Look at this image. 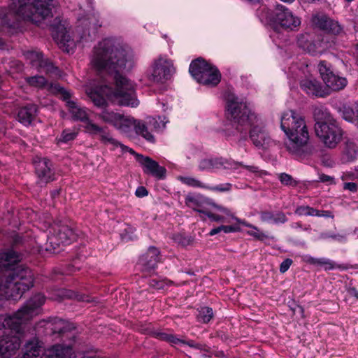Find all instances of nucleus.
Listing matches in <instances>:
<instances>
[{
    "label": "nucleus",
    "instance_id": "obj_1",
    "mask_svg": "<svg viewBox=\"0 0 358 358\" xmlns=\"http://www.w3.org/2000/svg\"><path fill=\"white\" fill-rule=\"evenodd\" d=\"M90 64L101 77L100 80L90 81L85 86V92L94 105L103 108L97 117L125 134L134 122L131 116L106 107L107 100L120 106H138L134 84L122 74L134 67V52L120 38L106 37L94 46Z\"/></svg>",
    "mask_w": 358,
    "mask_h": 358
},
{
    "label": "nucleus",
    "instance_id": "obj_2",
    "mask_svg": "<svg viewBox=\"0 0 358 358\" xmlns=\"http://www.w3.org/2000/svg\"><path fill=\"white\" fill-rule=\"evenodd\" d=\"M20 255L13 250L0 254V295L21 297L34 285L32 271L18 265Z\"/></svg>",
    "mask_w": 358,
    "mask_h": 358
},
{
    "label": "nucleus",
    "instance_id": "obj_3",
    "mask_svg": "<svg viewBox=\"0 0 358 358\" xmlns=\"http://www.w3.org/2000/svg\"><path fill=\"white\" fill-rule=\"evenodd\" d=\"M227 112L228 117L237 124V129L240 131L251 127L250 138L257 148L266 149L271 145L272 141L263 121L246 101L234 96L229 97Z\"/></svg>",
    "mask_w": 358,
    "mask_h": 358
},
{
    "label": "nucleus",
    "instance_id": "obj_4",
    "mask_svg": "<svg viewBox=\"0 0 358 358\" xmlns=\"http://www.w3.org/2000/svg\"><path fill=\"white\" fill-rule=\"evenodd\" d=\"M102 24L99 16L88 14L78 19L76 31L72 38L69 34V24L66 20L56 18L52 25V36L59 48L67 53L72 52L78 42H90L97 34Z\"/></svg>",
    "mask_w": 358,
    "mask_h": 358
},
{
    "label": "nucleus",
    "instance_id": "obj_5",
    "mask_svg": "<svg viewBox=\"0 0 358 358\" xmlns=\"http://www.w3.org/2000/svg\"><path fill=\"white\" fill-rule=\"evenodd\" d=\"M280 129L286 138L284 145L292 155L301 156L310 139L309 130L305 117L294 110L282 112L280 116Z\"/></svg>",
    "mask_w": 358,
    "mask_h": 358
},
{
    "label": "nucleus",
    "instance_id": "obj_6",
    "mask_svg": "<svg viewBox=\"0 0 358 358\" xmlns=\"http://www.w3.org/2000/svg\"><path fill=\"white\" fill-rule=\"evenodd\" d=\"M59 6L57 0H13L10 10L17 22L8 24L13 32L23 31L24 27L20 20L38 24L45 19L52 17Z\"/></svg>",
    "mask_w": 358,
    "mask_h": 358
},
{
    "label": "nucleus",
    "instance_id": "obj_7",
    "mask_svg": "<svg viewBox=\"0 0 358 358\" xmlns=\"http://www.w3.org/2000/svg\"><path fill=\"white\" fill-rule=\"evenodd\" d=\"M45 300L43 295L37 294L13 314L0 315L1 339L10 340L13 337H17L20 346L23 337V324L39 313V309Z\"/></svg>",
    "mask_w": 358,
    "mask_h": 358
},
{
    "label": "nucleus",
    "instance_id": "obj_8",
    "mask_svg": "<svg viewBox=\"0 0 358 358\" xmlns=\"http://www.w3.org/2000/svg\"><path fill=\"white\" fill-rule=\"evenodd\" d=\"M186 205L199 213L203 222H227L229 224H245L230 211L214 203L208 198L200 194H189L185 197Z\"/></svg>",
    "mask_w": 358,
    "mask_h": 358
},
{
    "label": "nucleus",
    "instance_id": "obj_9",
    "mask_svg": "<svg viewBox=\"0 0 358 358\" xmlns=\"http://www.w3.org/2000/svg\"><path fill=\"white\" fill-rule=\"evenodd\" d=\"M63 99L66 101V105L73 120L80 121L85 124V129L86 131L92 135H99L102 141L110 143L114 145H120L123 149L126 148L131 153H134L132 149L123 147L119 142L115 141L110 134L106 131V128L99 126L89 119V115L86 108L80 106L76 101L70 99L71 94L69 92L62 90L61 92Z\"/></svg>",
    "mask_w": 358,
    "mask_h": 358
},
{
    "label": "nucleus",
    "instance_id": "obj_10",
    "mask_svg": "<svg viewBox=\"0 0 358 358\" xmlns=\"http://www.w3.org/2000/svg\"><path fill=\"white\" fill-rule=\"evenodd\" d=\"M313 115L316 136L327 148H335L342 138L343 130L323 108H315Z\"/></svg>",
    "mask_w": 358,
    "mask_h": 358
},
{
    "label": "nucleus",
    "instance_id": "obj_11",
    "mask_svg": "<svg viewBox=\"0 0 358 358\" xmlns=\"http://www.w3.org/2000/svg\"><path fill=\"white\" fill-rule=\"evenodd\" d=\"M312 69L306 62L293 64L289 68L288 77L299 80L301 88L308 94L323 97L327 93L320 82L311 75Z\"/></svg>",
    "mask_w": 358,
    "mask_h": 358
},
{
    "label": "nucleus",
    "instance_id": "obj_12",
    "mask_svg": "<svg viewBox=\"0 0 358 358\" xmlns=\"http://www.w3.org/2000/svg\"><path fill=\"white\" fill-rule=\"evenodd\" d=\"M131 120L134 122L131 124V125L129 126L128 131L125 132V135L130 136L134 131L136 134L151 143H155L154 133L162 131L166 127V124L169 122L166 117H163V119H162L160 116H158L157 118L149 117L145 120H136L131 117Z\"/></svg>",
    "mask_w": 358,
    "mask_h": 358
},
{
    "label": "nucleus",
    "instance_id": "obj_13",
    "mask_svg": "<svg viewBox=\"0 0 358 358\" xmlns=\"http://www.w3.org/2000/svg\"><path fill=\"white\" fill-rule=\"evenodd\" d=\"M198 168L201 171L214 172L220 169H229L233 171L239 169H245L248 172L254 173L255 176H263L266 172L261 170L256 166H247L243 164L236 162L233 159L225 158H204L199 162Z\"/></svg>",
    "mask_w": 358,
    "mask_h": 358
},
{
    "label": "nucleus",
    "instance_id": "obj_14",
    "mask_svg": "<svg viewBox=\"0 0 358 358\" xmlns=\"http://www.w3.org/2000/svg\"><path fill=\"white\" fill-rule=\"evenodd\" d=\"M189 71L198 83L207 86H215L220 81L221 75L218 69L203 59H197L192 61Z\"/></svg>",
    "mask_w": 358,
    "mask_h": 358
},
{
    "label": "nucleus",
    "instance_id": "obj_15",
    "mask_svg": "<svg viewBox=\"0 0 358 358\" xmlns=\"http://www.w3.org/2000/svg\"><path fill=\"white\" fill-rule=\"evenodd\" d=\"M301 19L294 15L289 8L283 5L278 4L275 9L274 24L276 27L273 29L271 36L274 37L279 27L287 31H296L301 25Z\"/></svg>",
    "mask_w": 358,
    "mask_h": 358
},
{
    "label": "nucleus",
    "instance_id": "obj_16",
    "mask_svg": "<svg viewBox=\"0 0 358 358\" xmlns=\"http://www.w3.org/2000/svg\"><path fill=\"white\" fill-rule=\"evenodd\" d=\"M175 73L172 60L166 55H159L153 60L149 79L155 83H164L171 78Z\"/></svg>",
    "mask_w": 358,
    "mask_h": 358
},
{
    "label": "nucleus",
    "instance_id": "obj_17",
    "mask_svg": "<svg viewBox=\"0 0 358 358\" xmlns=\"http://www.w3.org/2000/svg\"><path fill=\"white\" fill-rule=\"evenodd\" d=\"M317 68L322 79L329 89L338 91L347 85V79L345 77L336 75L331 69V64L326 61L320 62Z\"/></svg>",
    "mask_w": 358,
    "mask_h": 358
},
{
    "label": "nucleus",
    "instance_id": "obj_18",
    "mask_svg": "<svg viewBox=\"0 0 358 358\" xmlns=\"http://www.w3.org/2000/svg\"><path fill=\"white\" fill-rule=\"evenodd\" d=\"M25 59L30 63L32 67L41 72L54 73L57 69L49 61L43 58L41 52L36 50H29L24 52Z\"/></svg>",
    "mask_w": 358,
    "mask_h": 358
},
{
    "label": "nucleus",
    "instance_id": "obj_19",
    "mask_svg": "<svg viewBox=\"0 0 358 358\" xmlns=\"http://www.w3.org/2000/svg\"><path fill=\"white\" fill-rule=\"evenodd\" d=\"M38 324L41 327H45L47 329H50L54 334H59L61 335L62 339L73 336L71 330L74 329V327L73 324L64 320L51 318L48 320H43L40 322Z\"/></svg>",
    "mask_w": 358,
    "mask_h": 358
},
{
    "label": "nucleus",
    "instance_id": "obj_20",
    "mask_svg": "<svg viewBox=\"0 0 358 358\" xmlns=\"http://www.w3.org/2000/svg\"><path fill=\"white\" fill-rule=\"evenodd\" d=\"M311 22L318 29L334 35H338L343 31V27L338 22L329 18L323 13L313 15Z\"/></svg>",
    "mask_w": 358,
    "mask_h": 358
},
{
    "label": "nucleus",
    "instance_id": "obj_21",
    "mask_svg": "<svg viewBox=\"0 0 358 358\" xmlns=\"http://www.w3.org/2000/svg\"><path fill=\"white\" fill-rule=\"evenodd\" d=\"M136 161L143 167V172L157 178H163L166 174V169L149 157H144L141 155H136Z\"/></svg>",
    "mask_w": 358,
    "mask_h": 358
},
{
    "label": "nucleus",
    "instance_id": "obj_22",
    "mask_svg": "<svg viewBox=\"0 0 358 358\" xmlns=\"http://www.w3.org/2000/svg\"><path fill=\"white\" fill-rule=\"evenodd\" d=\"M58 232L49 238L50 243L53 245H69L77 239V234L69 225H59Z\"/></svg>",
    "mask_w": 358,
    "mask_h": 358
},
{
    "label": "nucleus",
    "instance_id": "obj_23",
    "mask_svg": "<svg viewBox=\"0 0 358 358\" xmlns=\"http://www.w3.org/2000/svg\"><path fill=\"white\" fill-rule=\"evenodd\" d=\"M159 260V250L154 246H151L148 248V251L139 258L138 264L141 266L143 270L150 271L156 268Z\"/></svg>",
    "mask_w": 358,
    "mask_h": 358
},
{
    "label": "nucleus",
    "instance_id": "obj_24",
    "mask_svg": "<svg viewBox=\"0 0 358 358\" xmlns=\"http://www.w3.org/2000/svg\"><path fill=\"white\" fill-rule=\"evenodd\" d=\"M36 172L38 176L45 182L53 180V172L51 166L52 164L50 160L45 158L37 157L34 160Z\"/></svg>",
    "mask_w": 358,
    "mask_h": 358
},
{
    "label": "nucleus",
    "instance_id": "obj_25",
    "mask_svg": "<svg viewBox=\"0 0 358 358\" xmlns=\"http://www.w3.org/2000/svg\"><path fill=\"white\" fill-rule=\"evenodd\" d=\"M20 349V341L17 337L10 340H0V358H10Z\"/></svg>",
    "mask_w": 358,
    "mask_h": 358
},
{
    "label": "nucleus",
    "instance_id": "obj_26",
    "mask_svg": "<svg viewBox=\"0 0 358 358\" xmlns=\"http://www.w3.org/2000/svg\"><path fill=\"white\" fill-rule=\"evenodd\" d=\"M358 157V145L355 141L346 138L342 150L341 160L342 163L354 162Z\"/></svg>",
    "mask_w": 358,
    "mask_h": 358
},
{
    "label": "nucleus",
    "instance_id": "obj_27",
    "mask_svg": "<svg viewBox=\"0 0 358 358\" xmlns=\"http://www.w3.org/2000/svg\"><path fill=\"white\" fill-rule=\"evenodd\" d=\"M27 83L34 87L36 88H45L47 87L50 91H60L62 92L63 88H61L59 85L56 84L49 83L46 79L41 76H35L32 77L26 78Z\"/></svg>",
    "mask_w": 358,
    "mask_h": 358
},
{
    "label": "nucleus",
    "instance_id": "obj_28",
    "mask_svg": "<svg viewBox=\"0 0 358 358\" xmlns=\"http://www.w3.org/2000/svg\"><path fill=\"white\" fill-rule=\"evenodd\" d=\"M42 345L38 338H34L27 341L24 348L22 358H41Z\"/></svg>",
    "mask_w": 358,
    "mask_h": 358
},
{
    "label": "nucleus",
    "instance_id": "obj_29",
    "mask_svg": "<svg viewBox=\"0 0 358 358\" xmlns=\"http://www.w3.org/2000/svg\"><path fill=\"white\" fill-rule=\"evenodd\" d=\"M37 107L34 104H29L20 108L18 112V120L25 126L29 125L36 115Z\"/></svg>",
    "mask_w": 358,
    "mask_h": 358
},
{
    "label": "nucleus",
    "instance_id": "obj_30",
    "mask_svg": "<svg viewBox=\"0 0 358 358\" xmlns=\"http://www.w3.org/2000/svg\"><path fill=\"white\" fill-rule=\"evenodd\" d=\"M303 260L310 264L322 268L325 271L333 270L335 268V264L327 258H315L309 255H304Z\"/></svg>",
    "mask_w": 358,
    "mask_h": 358
},
{
    "label": "nucleus",
    "instance_id": "obj_31",
    "mask_svg": "<svg viewBox=\"0 0 358 358\" xmlns=\"http://www.w3.org/2000/svg\"><path fill=\"white\" fill-rule=\"evenodd\" d=\"M296 213L300 215L316 216L333 218L331 212L328 210H319L309 206H300L296 209Z\"/></svg>",
    "mask_w": 358,
    "mask_h": 358
},
{
    "label": "nucleus",
    "instance_id": "obj_32",
    "mask_svg": "<svg viewBox=\"0 0 358 358\" xmlns=\"http://www.w3.org/2000/svg\"><path fill=\"white\" fill-rule=\"evenodd\" d=\"M257 15L265 24L274 23L275 12L273 13L265 5H262L257 10Z\"/></svg>",
    "mask_w": 358,
    "mask_h": 358
},
{
    "label": "nucleus",
    "instance_id": "obj_33",
    "mask_svg": "<svg viewBox=\"0 0 358 358\" xmlns=\"http://www.w3.org/2000/svg\"><path fill=\"white\" fill-rule=\"evenodd\" d=\"M261 220L264 222L280 224L286 222V217L282 213L273 214L270 212H264L261 214Z\"/></svg>",
    "mask_w": 358,
    "mask_h": 358
},
{
    "label": "nucleus",
    "instance_id": "obj_34",
    "mask_svg": "<svg viewBox=\"0 0 358 358\" xmlns=\"http://www.w3.org/2000/svg\"><path fill=\"white\" fill-rule=\"evenodd\" d=\"M156 338L169 343L173 346L182 345L185 343V341L181 339L176 336L167 333V332H157L155 333Z\"/></svg>",
    "mask_w": 358,
    "mask_h": 358
},
{
    "label": "nucleus",
    "instance_id": "obj_35",
    "mask_svg": "<svg viewBox=\"0 0 358 358\" xmlns=\"http://www.w3.org/2000/svg\"><path fill=\"white\" fill-rule=\"evenodd\" d=\"M178 180L182 184L189 187H198L201 189L208 188L207 185L204 184L197 178L192 176H178Z\"/></svg>",
    "mask_w": 358,
    "mask_h": 358
},
{
    "label": "nucleus",
    "instance_id": "obj_36",
    "mask_svg": "<svg viewBox=\"0 0 358 358\" xmlns=\"http://www.w3.org/2000/svg\"><path fill=\"white\" fill-rule=\"evenodd\" d=\"M342 115L344 120L348 122L358 124V108L354 110L350 107H344L342 111Z\"/></svg>",
    "mask_w": 358,
    "mask_h": 358
},
{
    "label": "nucleus",
    "instance_id": "obj_37",
    "mask_svg": "<svg viewBox=\"0 0 358 358\" xmlns=\"http://www.w3.org/2000/svg\"><path fill=\"white\" fill-rule=\"evenodd\" d=\"M322 45V43L319 41H315L310 40L304 50L312 55H317L321 54L323 51L324 48Z\"/></svg>",
    "mask_w": 358,
    "mask_h": 358
},
{
    "label": "nucleus",
    "instance_id": "obj_38",
    "mask_svg": "<svg viewBox=\"0 0 358 358\" xmlns=\"http://www.w3.org/2000/svg\"><path fill=\"white\" fill-rule=\"evenodd\" d=\"M240 230V225H220L210 231L209 235L213 236L221 231L224 233H231Z\"/></svg>",
    "mask_w": 358,
    "mask_h": 358
},
{
    "label": "nucleus",
    "instance_id": "obj_39",
    "mask_svg": "<svg viewBox=\"0 0 358 358\" xmlns=\"http://www.w3.org/2000/svg\"><path fill=\"white\" fill-rule=\"evenodd\" d=\"M213 315V312L211 308L202 307L199 311L198 319L203 323H207L212 319Z\"/></svg>",
    "mask_w": 358,
    "mask_h": 358
},
{
    "label": "nucleus",
    "instance_id": "obj_40",
    "mask_svg": "<svg viewBox=\"0 0 358 358\" xmlns=\"http://www.w3.org/2000/svg\"><path fill=\"white\" fill-rule=\"evenodd\" d=\"M248 234L262 241L273 239V236L261 231L259 229L255 227H250V229L248 231Z\"/></svg>",
    "mask_w": 358,
    "mask_h": 358
},
{
    "label": "nucleus",
    "instance_id": "obj_41",
    "mask_svg": "<svg viewBox=\"0 0 358 358\" xmlns=\"http://www.w3.org/2000/svg\"><path fill=\"white\" fill-rule=\"evenodd\" d=\"M121 239L124 241H133L137 238L135 234V228L132 225H128L124 231L120 234Z\"/></svg>",
    "mask_w": 358,
    "mask_h": 358
},
{
    "label": "nucleus",
    "instance_id": "obj_42",
    "mask_svg": "<svg viewBox=\"0 0 358 358\" xmlns=\"http://www.w3.org/2000/svg\"><path fill=\"white\" fill-rule=\"evenodd\" d=\"M77 134L78 131H76L75 129H64L61 134V137L59 138V141L68 143L69 141L73 140L77 136Z\"/></svg>",
    "mask_w": 358,
    "mask_h": 358
},
{
    "label": "nucleus",
    "instance_id": "obj_43",
    "mask_svg": "<svg viewBox=\"0 0 358 358\" xmlns=\"http://www.w3.org/2000/svg\"><path fill=\"white\" fill-rule=\"evenodd\" d=\"M278 179L284 185L294 187L298 184L297 181L295 180L292 176L285 173H280L278 175Z\"/></svg>",
    "mask_w": 358,
    "mask_h": 358
},
{
    "label": "nucleus",
    "instance_id": "obj_44",
    "mask_svg": "<svg viewBox=\"0 0 358 358\" xmlns=\"http://www.w3.org/2000/svg\"><path fill=\"white\" fill-rule=\"evenodd\" d=\"M171 281H169L166 279L158 280L157 279H152L150 281V285L155 288L157 289H164L166 287L169 286L171 284Z\"/></svg>",
    "mask_w": 358,
    "mask_h": 358
},
{
    "label": "nucleus",
    "instance_id": "obj_45",
    "mask_svg": "<svg viewBox=\"0 0 358 358\" xmlns=\"http://www.w3.org/2000/svg\"><path fill=\"white\" fill-rule=\"evenodd\" d=\"M311 40V37L308 34H299L297 37V44L303 50H305Z\"/></svg>",
    "mask_w": 358,
    "mask_h": 358
},
{
    "label": "nucleus",
    "instance_id": "obj_46",
    "mask_svg": "<svg viewBox=\"0 0 358 358\" xmlns=\"http://www.w3.org/2000/svg\"><path fill=\"white\" fill-rule=\"evenodd\" d=\"M231 184L224 183V184H221V185L213 186V187H210V186L208 185L207 189L212 190V191H215V192H229L231 189Z\"/></svg>",
    "mask_w": 358,
    "mask_h": 358
},
{
    "label": "nucleus",
    "instance_id": "obj_47",
    "mask_svg": "<svg viewBox=\"0 0 358 358\" xmlns=\"http://www.w3.org/2000/svg\"><path fill=\"white\" fill-rule=\"evenodd\" d=\"M198 152V149L192 145H188L185 148L184 150V154L187 159H190L193 157H194Z\"/></svg>",
    "mask_w": 358,
    "mask_h": 358
},
{
    "label": "nucleus",
    "instance_id": "obj_48",
    "mask_svg": "<svg viewBox=\"0 0 358 358\" xmlns=\"http://www.w3.org/2000/svg\"><path fill=\"white\" fill-rule=\"evenodd\" d=\"M292 264V260L291 259L287 258V259H285L280 264V271L282 273L286 272Z\"/></svg>",
    "mask_w": 358,
    "mask_h": 358
},
{
    "label": "nucleus",
    "instance_id": "obj_49",
    "mask_svg": "<svg viewBox=\"0 0 358 358\" xmlns=\"http://www.w3.org/2000/svg\"><path fill=\"white\" fill-rule=\"evenodd\" d=\"M318 181L327 184H334V178L325 174H320Z\"/></svg>",
    "mask_w": 358,
    "mask_h": 358
},
{
    "label": "nucleus",
    "instance_id": "obj_50",
    "mask_svg": "<svg viewBox=\"0 0 358 358\" xmlns=\"http://www.w3.org/2000/svg\"><path fill=\"white\" fill-rule=\"evenodd\" d=\"M342 180H355V171H349L343 173L341 176Z\"/></svg>",
    "mask_w": 358,
    "mask_h": 358
},
{
    "label": "nucleus",
    "instance_id": "obj_51",
    "mask_svg": "<svg viewBox=\"0 0 358 358\" xmlns=\"http://www.w3.org/2000/svg\"><path fill=\"white\" fill-rule=\"evenodd\" d=\"M148 194V190L143 186L138 187L135 192V194L138 197H144Z\"/></svg>",
    "mask_w": 358,
    "mask_h": 358
},
{
    "label": "nucleus",
    "instance_id": "obj_52",
    "mask_svg": "<svg viewBox=\"0 0 358 358\" xmlns=\"http://www.w3.org/2000/svg\"><path fill=\"white\" fill-rule=\"evenodd\" d=\"M343 188L352 192H355L357 191V185L355 182H345Z\"/></svg>",
    "mask_w": 358,
    "mask_h": 358
},
{
    "label": "nucleus",
    "instance_id": "obj_53",
    "mask_svg": "<svg viewBox=\"0 0 358 358\" xmlns=\"http://www.w3.org/2000/svg\"><path fill=\"white\" fill-rule=\"evenodd\" d=\"M182 345H187L193 348H200V345L195 343L193 341H185V343H182Z\"/></svg>",
    "mask_w": 358,
    "mask_h": 358
},
{
    "label": "nucleus",
    "instance_id": "obj_54",
    "mask_svg": "<svg viewBox=\"0 0 358 358\" xmlns=\"http://www.w3.org/2000/svg\"><path fill=\"white\" fill-rule=\"evenodd\" d=\"M350 294L358 299V291L355 288H351L349 290Z\"/></svg>",
    "mask_w": 358,
    "mask_h": 358
},
{
    "label": "nucleus",
    "instance_id": "obj_55",
    "mask_svg": "<svg viewBox=\"0 0 358 358\" xmlns=\"http://www.w3.org/2000/svg\"><path fill=\"white\" fill-rule=\"evenodd\" d=\"M160 105L162 106V110L164 111H166L167 110L171 108V107L168 104H166V103H161Z\"/></svg>",
    "mask_w": 358,
    "mask_h": 358
},
{
    "label": "nucleus",
    "instance_id": "obj_56",
    "mask_svg": "<svg viewBox=\"0 0 358 358\" xmlns=\"http://www.w3.org/2000/svg\"><path fill=\"white\" fill-rule=\"evenodd\" d=\"M331 237L334 238H336L338 240H341L344 238L343 236H331Z\"/></svg>",
    "mask_w": 358,
    "mask_h": 358
},
{
    "label": "nucleus",
    "instance_id": "obj_57",
    "mask_svg": "<svg viewBox=\"0 0 358 358\" xmlns=\"http://www.w3.org/2000/svg\"><path fill=\"white\" fill-rule=\"evenodd\" d=\"M355 54L358 56V44H357L355 47Z\"/></svg>",
    "mask_w": 358,
    "mask_h": 358
},
{
    "label": "nucleus",
    "instance_id": "obj_58",
    "mask_svg": "<svg viewBox=\"0 0 358 358\" xmlns=\"http://www.w3.org/2000/svg\"><path fill=\"white\" fill-rule=\"evenodd\" d=\"M16 65L17 66L18 70H20L22 69V64L20 62H16Z\"/></svg>",
    "mask_w": 358,
    "mask_h": 358
},
{
    "label": "nucleus",
    "instance_id": "obj_59",
    "mask_svg": "<svg viewBox=\"0 0 358 358\" xmlns=\"http://www.w3.org/2000/svg\"><path fill=\"white\" fill-rule=\"evenodd\" d=\"M3 41L0 38V48H3Z\"/></svg>",
    "mask_w": 358,
    "mask_h": 358
},
{
    "label": "nucleus",
    "instance_id": "obj_60",
    "mask_svg": "<svg viewBox=\"0 0 358 358\" xmlns=\"http://www.w3.org/2000/svg\"><path fill=\"white\" fill-rule=\"evenodd\" d=\"M27 213V214H29V215L30 213H31L32 215H34V211H33L32 210H28Z\"/></svg>",
    "mask_w": 358,
    "mask_h": 358
},
{
    "label": "nucleus",
    "instance_id": "obj_61",
    "mask_svg": "<svg viewBox=\"0 0 358 358\" xmlns=\"http://www.w3.org/2000/svg\"><path fill=\"white\" fill-rule=\"evenodd\" d=\"M59 194V191L56 190L54 192H52V196H55V195Z\"/></svg>",
    "mask_w": 358,
    "mask_h": 358
},
{
    "label": "nucleus",
    "instance_id": "obj_62",
    "mask_svg": "<svg viewBox=\"0 0 358 358\" xmlns=\"http://www.w3.org/2000/svg\"><path fill=\"white\" fill-rule=\"evenodd\" d=\"M355 180H358V171H355Z\"/></svg>",
    "mask_w": 358,
    "mask_h": 358
},
{
    "label": "nucleus",
    "instance_id": "obj_63",
    "mask_svg": "<svg viewBox=\"0 0 358 358\" xmlns=\"http://www.w3.org/2000/svg\"><path fill=\"white\" fill-rule=\"evenodd\" d=\"M357 127H358V124H357Z\"/></svg>",
    "mask_w": 358,
    "mask_h": 358
}]
</instances>
